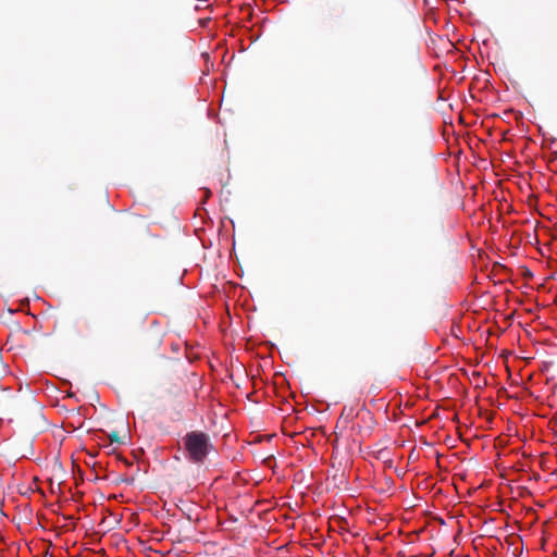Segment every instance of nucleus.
<instances>
[{"label": "nucleus", "mask_w": 557, "mask_h": 557, "mask_svg": "<svg viewBox=\"0 0 557 557\" xmlns=\"http://www.w3.org/2000/svg\"><path fill=\"white\" fill-rule=\"evenodd\" d=\"M187 458L194 463H203L212 444L210 436L202 431H190L183 438Z\"/></svg>", "instance_id": "nucleus-1"}, {"label": "nucleus", "mask_w": 557, "mask_h": 557, "mask_svg": "<svg viewBox=\"0 0 557 557\" xmlns=\"http://www.w3.org/2000/svg\"><path fill=\"white\" fill-rule=\"evenodd\" d=\"M109 438H110L111 443H117V444L122 443L121 437L119 436V433L116 431L110 433Z\"/></svg>", "instance_id": "nucleus-2"}]
</instances>
